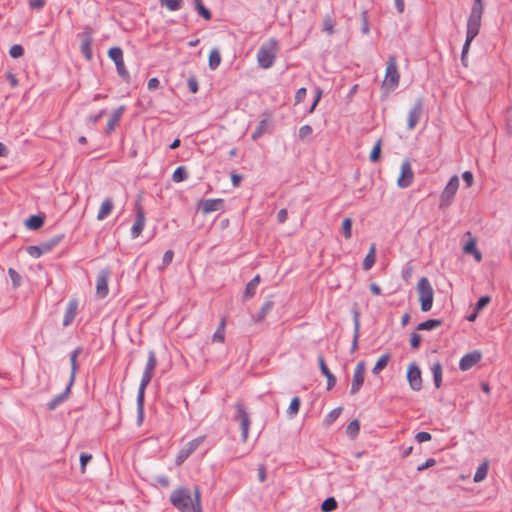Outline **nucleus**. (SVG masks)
<instances>
[{
	"mask_svg": "<svg viewBox=\"0 0 512 512\" xmlns=\"http://www.w3.org/2000/svg\"><path fill=\"white\" fill-rule=\"evenodd\" d=\"M484 12V5L482 0H474L470 15L466 24V40L463 45L461 62L463 66H468V52L471 42L479 34L481 28L482 15Z\"/></svg>",
	"mask_w": 512,
	"mask_h": 512,
	"instance_id": "nucleus-1",
	"label": "nucleus"
},
{
	"mask_svg": "<svg viewBox=\"0 0 512 512\" xmlns=\"http://www.w3.org/2000/svg\"><path fill=\"white\" fill-rule=\"evenodd\" d=\"M157 365V359L155 353L150 351L148 354V360L145 366V370L143 372L138 394H137V420L138 425H141L144 419V397H145V389L147 385L152 380L155 368Z\"/></svg>",
	"mask_w": 512,
	"mask_h": 512,
	"instance_id": "nucleus-2",
	"label": "nucleus"
},
{
	"mask_svg": "<svg viewBox=\"0 0 512 512\" xmlns=\"http://www.w3.org/2000/svg\"><path fill=\"white\" fill-rule=\"evenodd\" d=\"M418 300L423 312H428L432 309L434 301V290L428 278L422 277L417 283Z\"/></svg>",
	"mask_w": 512,
	"mask_h": 512,
	"instance_id": "nucleus-3",
	"label": "nucleus"
},
{
	"mask_svg": "<svg viewBox=\"0 0 512 512\" xmlns=\"http://www.w3.org/2000/svg\"><path fill=\"white\" fill-rule=\"evenodd\" d=\"M277 51L278 44L275 39H270L268 42L264 43L257 52L259 66L263 69L270 68L275 61Z\"/></svg>",
	"mask_w": 512,
	"mask_h": 512,
	"instance_id": "nucleus-4",
	"label": "nucleus"
},
{
	"mask_svg": "<svg viewBox=\"0 0 512 512\" xmlns=\"http://www.w3.org/2000/svg\"><path fill=\"white\" fill-rule=\"evenodd\" d=\"M400 74L397 69L395 57H390L387 62L386 73L383 80V87L394 90L399 84Z\"/></svg>",
	"mask_w": 512,
	"mask_h": 512,
	"instance_id": "nucleus-5",
	"label": "nucleus"
},
{
	"mask_svg": "<svg viewBox=\"0 0 512 512\" xmlns=\"http://www.w3.org/2000/svg\"><path fill=\"white\" fill-rule=\"evenodd\" d=\"M459 188V178L457 175H454L450 178L446 186L444 187L441 196H440V208H446L448 207L453 199L454 196Z\"/></svg>",
	"mask_w": 512,
	"mask_h": 512,
	"instance_id": "nucleus-6",
	"label": "nucleus"
},
{
	"mask_svg": "<svg viewBox=\"0 0 512 512\" xmlns=\"http://www.w3.org/2000/svg\"><path fill=\"white\" fill-rule=\"evenodd\" d=\"M171 503L181 511L189 509L192 505L190 491L187 488H178L174 490L170 497Z\"/></svg>",
	"mask_w": 512,
	"mask_h": 512,
	"instance_id": "nucleus-7",
	"label": "nucleus"
},
{
	"mask_svg": "<svg viewBox=\"0 0 512 512\" xmlns=\"http://www.w3.org/2000/svg\"><path fill=\"white\" fill-rule=\"evenodd\" d=\"M236 420L239 421L241 426V439L243 442H246L248 438V433L250 429V417L246 412L244 406L240 403H237L236 406Z\"/></svg>",
	"mask_w": 512,
	"mask_h": 512,
	"instance_id": "nucleus-8",
	"label": "nucleus"
},
{
	"mask_svg": "<svg viewBox=\"0 0 512 512\" xmlns=\"http://www.w3.org/2000/svg\"><path fill=\"white\" fill-rule=\"evenodd\" d=\"M365 372H366V368H365L364 361H359L355 366L353 377H352L351 388H350V393L352 395L357 394L359 392V390L361 389V387L364 383V380H365Z\"/></svg>",
	"mask_w": 512,
	"mask_h": 512,
	"instance_id": "nucleus-9",
	"label": "nucleus"
},
{
	"mask_svg": "<svg viewBox=\"0 0 512 512\" xmlns=\"http://www.w3.org/2000/svg\"><path fill=\"white\" fill-rule=\"evenodd\" d=\"M111 60L114 61L118 74L125 80L129 79V73L125 67L123 60V52L119 47H112L108 51Z\"/></svg>",
	"mask_w": 512,
	"mask_h": 512,
	"instance_id": "nucleus-10",
	"label": "nucleus"
},
{
	"mask_svg": "<svg viewBox=\"0 0 512 512\" xmlns=\"http://www.w3.org/2000/svg\"><path fill=\"white\" fill-rule=\"evenodd\" d=\"M414 179V173L409 160H404L401 163L400 175L397 179V185L400 188L409 187Z\"/></svg>",
	"mask_w": 512,
	"mask_h": 512,
	"instance_id": "nucleus-11",
	"label": "nucleus"
},
{
	"mask_svg": "<svg viewBox=\"0 0 512 512\" xmlns=\"http://www.w3.org/2000/svg\"><path fill=\"white\" fill-rule=\"evenodd\" d=\"M61 238V236H58L40 245L29 246L27 247V253L34 258H38L53 249L60 242Z\"/></svg>",
	"mask_w": 512,
	"mask_h": 512,
	"instance_id": "nucleus-12",
	"label": "nucleus"
},
{
	"mask_svg": "<svg viewBox=\"0 0 512 512\" xmlns=\"http://www.w3.org/2000/svg\"><path fill=\"white\" fill-rule=\"evenodd\" d=\"M407 380L412 390L419 391L422 388L421 371L415 363H410L408 365Z\"/></svg>",
	"mask_w": 512,
	"mask_h": 512,
	"instance_id": "nucleus-13",
	"label": "nucleus"
},
{
	"mask_svg": "<svg viewBox=\"0 0 512 512\" xmlns=\"http://www.w3.org/2000/svg\"><path fill=\"white\" fill-rule=\"evenodd\" d=\"M109 271L104 269L99 272L96 280V294L99 298H104L108 294V280H109Z\"/></svg>",
	"mask_w": 512,
	"mask_h": 512,
	"instance_id": "nucleus-14",
	"label": "nucleus"
},
{
	"mask_svg": "<svg viewBox=\"0 0 512 512\" xmlns=\"http://www.w3.org/2000/svg\"><path fill=\"white\" fill-rule=\"evenodd\" d=\"M423 111V104L421 100H418L413 107L410 109L407 118V128L413 130L419 122Z\"/></svg>",
	"mask_w": 512,
	"mask_h": 512,
	"instance_id": "nucleus-15",
	"label": "nucleus"
},
{
	"mask_svg": "<svg viewBox=\"0 0 512 512\" xmlns=\"http://www.w3.org/2000/svg\"><path fill=\"white\" fill-rule=\"evenodd\" d=\"M222 207H223V200L220 198L207 199V200L200 201L198 203V210H200L204 215L209 214L211 212L218 211Z\"/></svg>",
	"mask_w": 512,
	"mask_h": 512,
	"instance_id": "nucleus-16",
	"label": "nucleus"
},
{
	"mask_svg": "<svg viewBox=\"0 0 512 512\" xmlns=\"http://www.w3.org/2000/svg\"><path fill=\"white\" fill-rule=\"evenodd\" d=\"M481 353L479 351H473L464 355L459 362V368L462 371H467L476 365L481 360Z\"/></svg>",
	"mask_w": 512,
	"mask_h": 512,
	"instance_id": "nucleus-17",
	"label": "nucleus"
},
{
	"mask_svg": "<svg viewBox=\"0 0 512 512\" xmlns=\"http://www.w3.org/2000/svg\"><path fill=\"white\" fill-rule=\"evenodd\" d=\"M92 40V31L90 29H86L81 34V52L87 60H90L92 58Z\"/></svg>",
	"mask_w": 512,
	"mask_h": 512,
	"instance_id": "nucleus-18",
	"label": "nucleus"
},
{
	"mask_svg": "<svg viewBox=\"0 0 512 512\" xmlns=\"http://www.w3.org/2000/svg\"><path fill=\"white\" fill-rule=\"evenodd\" d=\"M145 226V216L142 208H138L136 213V220L131 228V236L132 238H138L142 233Z\"/></svg>",
	"mask_w": 512,
	"mask_h": 512,
	"instance_id": "nucleus-19",
	"label": "nucleus"
},
{
	"mask_svg": "<svg viewBox=\"0 0 512 512\" xmlns=\"http://www.w3.org/2000/svg\"><path fill=\"white\" fill-rule=\"evenodd\" d=\"M77 307H78V303L76 300H71L68 303L66 312L64 315L63 326H68L73 322V320L75 319L76 313H77Z\"/></svg>",
	"mask_w": 512,
	"mask_h": 512,
	"instance_id": "nucleus-20",
	"label": "nucleus"
},
{
	"mask_svg": "<svg viewBox=\"0 0 512 512\" xmlns=\"http://www.w3.org/2000/svg\"><path fill=\"white\" fill-rule=\"evenodd\" d=\"M124 111H125V107L120 106L112 113V115L108 121L107 128H106V132L108 134L111 133L115 129V127L118 125L120 118L122 117Z\"/></svg>",
	"mask_w": 512,
	"mask_h": 512,
	"instance_id": "nucleus-21",
	"label": "nucleus"
},
{
	"mask_svg": "<svg viewBox=\"0 0 512 512\" xmlns=\"http://www.w3.org/2000/svg\"><path fill=\"white\" fill-rule=\"evenodd\" d=\"M463 251L466 254H472L477 262H480L482 260V254L476 248V240L474 238H472L464 245Z\"/></svg>",
	"mask_w": 512,
	"mask_h": 512,
	"instance_id": "nucleus-22",
	"label": "nucleus"
},
{
	"mask_svg": "<svg viewBox=\"0 0 512 512\" xmlns=\"http://www.w3.org/2000/svg\"><path fill=\"white\" fill-rule=\"evenodd\" d=\"M113 209V202L111 199H105L98 211L97 219L98 220H104L112 211Z\"/></svg>",
	"mask_w": 512,
	"mask_h": 512,
	"instance_id": "nucleus-23",
	"label": "nucleus"
},
{
	"mask_svg": "<svg viewBox=\"0 0 512 512\" xmlns=\"http://www.w3.org/2000/svg\"><path fill=\"white\" fill-rule=\"evenodd\" d=\"M376 261V247L375 244H372L369 248L368 254L366 255L363 261V269L368 271L370 270Z\"/></svg>",
	"mask_w": 512,
	"mask_h": 512,
	"instance_id": "nucleus-24",
	"label": "nucleus"
},
{
	"mask_svg": "<svg viewBox=\"0 0 512 512\" xmlns=\"http://www.w3.org/2000/svg\"><path fill=\"white\" fill-rule=\"evenodd\" d=\"M260 283V276L256 275L247 285L244 291V297L247 299L252 298L255 293L256 289Z\"/></svg>",
	"mask_w": 512,
	"mask_h": 512,
	"instance_id": "nucleus-25",
	"label": "nucleus"
},
{
	"mask_svg": "<svg viewBox=\"0 0 512 512\" xmlns=\"http://www.w3.org/2000/svg\"><path fill=\"white\" fill-rule=\"evenodd\" d=\"M431 372L433 374V379L435 383V387L439 388L442 382V365L440 362L433 363L431 366Z\"/></svg>",
	"mask_w": 512,
	"mask_h": 512,
	"instance_id": "nucleus-26",
	"label": "nucleus"
},
{
	"mask_svg": "<svg viewBox=\"0 0 512 512\" xmlns=\"http://www.w3.org/2000/svg\"><path fill=\"white\" fill-rule=\"evenodd\" d=\"M43 223H44L43 218L38 215L30 216L25 221V225L29 230H37L42 227Z\"/></svg>",
	"mask_w": 512,
	"mask_h": 512,
	"instance_id": "nucleus-27",
	"label": "nucleus"
},
{
	"mask_svg": "<svg viewBox=\"0 0 512 512\" xmlns=\"http://www.w3.org/2000/svg\"><path fill=\"white\" fill-rule=\"evenodd\" d=\"M442 325V321L438 319H429L421 322L417 326V330H434Z\"/></svg>",
	"mask_w": 512,
	"mask_h": 512,
	"instance_id": "nucleus-28",
	"label": "nucleus"
},
{
	"mask_svg": "<svg viewBox=\"0 0 512 512\" xmlns=\"http://www.w3.org/2000/svg\"><path fill=\"white\" fill-rule=\"evenodd\" d=\"M78 354H79V351L74 350L70 355V362H71V375H70V379H69L70 386H72L74 383L76 372L78 369V366H77Z\"/></svg>",
	"mask_w": 512,
	"mask_h": 512,
	"instance_id": "nucleus-29",
	"label": "nucleus"
},
{
	"mask_svg": "<svg viewBox=\"0 0 512 512\" xmlns=\"http://www.w3.org/2000/svg\"><path fill=\"white\" fill-rule=\"evenodd\" d=\"M194 8L204 20L208 21L211 19V12L203 5L201 0H194Z\"/></svg>",
	"mask_w": 512,
	"mask_h": 512,
	"instance_id": "nucleus-30",
	"label": "nucleus"
},
{
	"mask_svg": "<svg viewBox=\"0 0 512 512\" xmlns=\"http://www.w3.org/2000/svg\"><path fill=\"white\" fill-rule=\"evenodd\" d=\"M487 473H488V463L487 462H483L476 470L475 474H474V482L478 483V482H481L483 481L486 477H487Z\"/></svg>",
	"mask_w": 512,
	"mask_h": 512,
	"instance_id": "nucleus-31",
	"label": "nucleus"
},
{
	"mask_svg": "<svg viewBox=\"0 0 512 512\" xmlns=\"http://www.w3.org/2000/svg\"><path fill=\"white\" fill-rule=\"evenodd\" d=\"M221 63V55L217 49H213L209 54V67L215 70Z\"/></svg>",
	"mask_w": 512,
	"mask_h": 512,
	"instance_id": "nucleus-32",
	"label": "nucleus"
},
{
	"mask_svg": "<svg viewBox=\"0 0 512 512\" xmlns=\"http://www.w3.org/2000/svg\"><path fill=\"white\" fill-rule=\"evenodd\" d=\"M390 356L388 354L382 355L377 362L375 363L372 372L374 374H378L381 372L388 364Z\"/></svg>",
	"mask_w": 512,
	"mask_h": 512,
	"instance_id": "nucleus-33",
	"label": "nucleus"
},
{
	"mask_svg": "<svg viewBox=\"0 0 512 512\" xmlns=\"http://www.w3.org/2000/svg\"><path fill=\"white\" fill-rule=\"evenodd\" d=\"M70 389H71V386H70V383H68V386L66 387L65 391L61 395H59V396L55 397L53 400H51V402L48 405L49 409H51V410L54 409L57 405H59L62 401H64L68 397V395L70 393Z\"/></svg>",
	"mask_w": 512,
	"mask_h": 512,
	"instance_id": "nucleus-34",
	"label": "nucleus"
},
{
	"mask_svg": "<svg viewBox=\"0 0 512 512\" xmlns=\"http://www.w3.org/2000/svg\"><path fill=\"white\" fill-rule=\"evenodd\" d=\"M70 389H71V386H70V383H68V386L66 387L65 391L61 395H59V396L55 397L53 400H51V402L48 405L49 409H51V410L54 409L57 405H59L62 401H64L68 397V395L70 393Z\"/></svg>",
	"mask_w": 512,
	"mask_h": 512,
	"instance_id": "nucleus-35",
	"label": "nucleus"
},
{
	"mask_svg": "<svg viewBox=\"0 0 512 512\" xmlns=\"http://www.w3.org/2000/svg\"><path fill=\"white\" fill-rule=\"evenodd\" d=\"M337 508V501L333 497H329L321 504V510L323 512H332Z\"/></svg>",
	"mask_w": 512,
	"mask_h": 512,
	"instance_id": "nucleus-36",
	"label": "nucleus"
},
{
	"mask_svg": "<svg viewBox=\"0 0 512 512\" xmlns=\"http://www.w3.org/2000/svg\"><path fill=\"white\" fill-rule=\"evenodd\" d=\"M188 178V173L183 166L178 167L172 174V180L176 183Z\"/></svg>",
	"mask_w": 512,
	"mask_h": 512,
	"instance_id": "nucleus-37",
	"label": "nucleus"
},
{
	"mask_svg": "<svg viewBox=\"0 0 512 512\" xmlns=\"http://www.w3.org/2000/svg\"><path fill=\"white\" fill-rule=\"evenodd\" d=\"M341 230H342V234L345 237V239L351 238V235H352V220H351V218H345L342 221Z\"/></svg>",
	"mask_w": 512,
	"mask_h": 512,
	"instance_id": "nucleus-38",
	"label": "nucleus"
},
{
	"mask_svg": "<svg viewBox=\"0 0 512 512\" xmlns=\"http://www.w3.org/2000/svg\"><path fill=\"white\" fill-rule=\"evenodd\" d=\"M225 339V320L222 319L216 332L213 335V341L223 342Z\"/></svg>",
	"mask_w": 512,
	"mask_h": 512,
	"instance_id": "nucleus-39",
	"label": "nucleus"
},
{
	"mask_svg": "<svg viewBox=\"0 0 512 512\" xmlns=\"http://www.w3.org/2000/svg\"><path fill=\"white\" fill-rule=\"evenodd\" d=\"M300 408V399L299 397L292 398L290 405L287 409V413L289 417H294L298 412Z\"/></svg>",
	"mask_w": 512,
	"mask_h": 512,
	"instance_id": "nucleus-40",
	"label": "nucleus"
},
{
	"mask_svg": "<svg viewBox=\"0 0 512 512\" xmlns=\"http://www.w3.org/2000/svg\"><path fill=\"white\" fill-rule=\"evenodd\" d=\"M359 430H360V424H359V421L355 419V420L351 421V422L348 424V426H347V428H346V433H347L350 437L354 438V437H356V436L358 435Z\"/></svg>",
	"mask_w": 512,
	"mask_h": 512,
	"instance_id": "nucleus-41",
	"label": "nucleus"
},
{
	"mask_svg": "<svg viewBox=\"0 0 512 512\" xmlns=\"http://www.w3.org/2000/svg\"><path fill=\"white\" fill-rule=\"evenodd\" d=\"M335 21L332 17L326 16L323 20V30L328 34L332 35L334 33Z\"/></svg>",
	"mask_w": 512,
	"mask_h": 512,
	"instance_id": "nucleus-42",
	"label": "nucleus"
},
{
	"mask_svg": "<svg viewBox=\"0 0 512 512\" xmlns=\"http://www.w3.org/2000/svg\"><path fill=\"white\" fill-rule=\"evenodd\" d=\"M272 306H273V303L272 302H266L263 304V306L261 307L258 315H257V318H256V321L258 322H261L264 320V318L266 317V315L269 313V311L272 309Z\"/></svg>",
	"mask_w": 512,
	"mask_h": 512,
	"instance_id": "nucleus-43",
	"label": "nucleus"
},
{
	"mask_svg": "<svg viewBox=\"0 0 512 512\" xmlns=\"http://www.w3.org/2000/svg\"><path fill=\"white\" fill-rule=\"evenodd\" d=\"M159 2L169 10L175 11L181 7L182 0H159Z\"/></svg>",
	"mask_w": 512,
	"mask_h": 512,
	"instance_id": "nucleus-44",
	"label": "nucleus"
},
{
	"mask_svg": "<svg viewBox=\"0 0 512 512\" xmlns=\"http://www.w3.org/2000/svg\"><path fill=\"white\" fill-rule=\"evenodd\" d=\"M267 127H268V122L266 120L260 121L257 128L255 129V131L252 134V139L256 140L257 138H259L266 131Z\"/></svg>",
	"mask_w": 512,
	"mask_h": 512,
	"instance_id": "nucleus-45",
	"label": "nucleus"
},
{
	"mask_svg": "<svg viewBox=\"0 0 512 512\" xmlns=\"http://www.w3.org/2000/svg\"><path fill=\"white\" fill-rule=\"evenodd\" d=\"M342 408L338 407L333 409L325 418V423L331 425L341 414Z\"/></svg>",
	"mask_w": 512,
	"mask_h": 512,
	"instance_id": "nucleus-46",
	"label": "nucleus"
},
{
	"mask_svg": "<svg viewBox=\"0 0 512 512\" xmlns=\"http://www.w3.org/2000/svg\"><path fill=\"white\" fill-rule=\"evenodd\" d=\"M380 153H381V140H378L370 153V160L372 162L378 161L380 158Z\"/></svg>",
	"mask_w": 512,
	"mask_h": 512,
	"instance_id": "nucleus-47",
	"label": "nucleus"
},
{
	"mask_svg": "<svg viewBox=\"0 0 512 512\" xmlns=\"http://www.w3.org/2000/svg\"><path fill=\"white\" fill-rule=\"evenodd\" d=\"M8 274L11 278L13 287H19L21 284V276L13 268L8 269Z\"/></svg>",
	"mask_w": 512,
	"mask_h": 512,
	"instance_id": "nucleus-48",
	"label": "nucleus"
},
{
	"mask_svg": "<svg viewBox=\"0 0 512 512\" xmlns=\"http://www.w3.org/2000/svg\"><path fill=\"white\" fill-rule=\"evenodd\" d=\"M9 54L12 58H20L24 54V49L21 45L16 44L10 48Z\"/></svg>",
	"mask_w": 512,
	"mask_h": 512,
	"instance_id": "nucleus-49",
	"label": "nucleus"
},
{
	"mask_svg": "<svg viewBox=\"0 0 512 512\" xmlns=\"http://www.w3.org/2000/svg\"><path fill=\"white\" fill-rule=\"evenodd\" d=\"M173 260V251L168 250L164 253L163 259H162V265L159 267V269H165Z\"/></svg>",
	"mask_w": 512,
	"mask_h": 512,
	"instance_id": "nucleus-50",
	"label": "nucleus"
},
{
	"mask_svg": "<svg viewBox=\"0 0 512 512\" xmlns=\"http://www.w3.org/2000/svg\"><path fill=\"white\" fill-rule=\"evenodd\" d=\"M358 337H359V320L356 316L355 321H354V338H353V343H352V351H355L357 348Z\"/></svg>",
	"mask_w": 512,
	"mask_h": 512,
	"instance_id": "nucleus-51",
	"label": "nucleus"
},
{
	"mask_svg": "<svg viewBox=\"0 0 512 512\" xmlns=\"http://www.w3.org/2000/svg\"><path fill=\"white\" fill-rule=\"evenodd\" d=\"M489 302H490V297L489 296H482V297H480L479 300L476 303V306H475L476 312H479L484 307H486L489 304Z\"/></svg>",
	"mask_w": 512,
	"mask_h": 512,
	"instance_id": "nucleus-52",
	"label": "nucleus"
},
{
	"mask_svg": "<svg viewBox=\"0 0 512 512\" xmlns=\"http://www.w3.org/2000/svg\"><path fill=\"white\" fill-rule=\"evenodd\" d=\"M313 132V129L310 125H303L299 129V138L305 139L306 137L310 136Z\"/></svg>",
	"mask_w": 512,
	"mask_h": 512,
	"instance_id": "nucleus-53",
	"label": "nucleus"
},
{
	"mask_svg": "<svg viewBox=\"0 0 512 512\" xmlns=\"http://www.w3.org/2000/svg\"><path fill=\"white\" fill-rule=\"evenodd\" d=\"M420 342H421V336L416 332L412 333L410 336L411 347L413 349H418L420 346Z\"/></svg>",
	"mask_w": 512,
	"mask_h": 512,
	"instance_id": "nucleus-54",
	"label": "nucleus"
},
{
	"mask_svg": "<svg viewBox=\"0 0 512 512\" xmlns=\"http://www.w3.org/2000/svg\"><path fill=\"white\" fill-rule=\"evenodd\" d=\"M92 459L91 454L82 453L80 455L81 472L85 473L87 463Z\"/></svg>",
	"mask_w": 512,
	"mask_h": 512,
	"instance_id": "nucleus-55",
	"label": "nucleus"
},
{
	"mask_svg": "<svg viewBox=\"0 0 512 512\" xmlns=\"http://www.w3.org/2000/svg\"><path fill=\"white\" fill-rule=\"evenodd\" d=\"M415 439L419 443L427 442L431 440V434L428 432H418L415 436Z\"/></svg>",
	"mask_w": 512,
	"mask_h": 512,
	"instance_id": "nucleus-56",
	"label": "nucleus"
},
{
	"mask_svg": "<svg viewBox=\"0 0 512 512\" xmlns=\"http://www.w3.org/2000/svg\"><path fill=\"white\" fill-rule=\"evenodd\" d=\"M318 362H319L320 370L324 376L327 375L328 373H330V370L326 366L325 359L322 355L318 356Z\"/></svg>",
	"mask_w": 512,
	"mask_h": 512,
	"instance_id": "nucleus-57",
	"label": "nucleus"
},
{
	"mask_svg": "<svg viewBox=\"0 0 512 512\" xmlns=\"http://www.w3.org/2000/svg\"><path fill=\"white\" fill-rule=\"evenodd\" d=\"M462 178H463L464 182L466 183L467 187L472 186L474 178H473V174L470 171H465L462 174Z\"/></svg>",
	"mask_w": 512,
	"mask_h": 512,
	"instance_id": "nucleus-58",
	"label": "nucleus"
},
{
	"mask_svg": "<svg viewBox=\"0 0 512 512\" xmlns=\"http://www.w3.org/2000/svg\"><path fill=\"white\" fill-rule=\"evenodd\" d=\"M306 96V88H300L297 90L295 95V101L296 103H300L305 99Z\"/></svg>",
	"mask_w": 512,
	"mask_h": 512,
	"instance_id": "nucleus-59",
	"label": "nucleus"
},
{
	"mask_svg": "<svg viewBox=\"0 0 512 512\" xmlns=\"http://www.w3.org/2000/svg\"><path fill=\"white\" fill-rule=\"evenodd\" d=\"M435 464H436L435 459L430 458L425 463H423L422 465L418 466L417 470L418 471H423V470H425L427 468L433 467Z\"/></svg>",
	"mask_w": 512,
	"mask_h": 512,
	"instance_id": "nucleus-60",
	"label": "nucleus"
},
{
	"mask_svg": "<svg viewBox=\"0 0 512 512\" xmlns=\"http://www.w3.org/2000/svg\"><path fill=\"white\" fill-rule=\"evenodd\" d=\"M287 217H288V212L285 208L279 210L278 214H277V220L279 223H284L286 220H287Z\"/></svg>",
	"mask_w": 512,
	"mask_h": 512,
	"instance_id": "nucleus-61",
	"label": "nucleus"
},
{
	"mask_svg": "<svg viewBox=\"0 0 512 512\" xmlns=\"http://www.w3.org/2000/svg\"><path fill=\"white\" fill-rule=\"evenodd\" d=\"M325 377L327 378V389L330 390L336 384V378L331 372L325 375Z\"/></svg>",
	"mask_w": 512,
	"mask_h": 512,
	"instance_id": "nucleus-62",
	"label": "nucleus"
},
{
	"mask_svg": "<svg viewBox=\"0 0 512 512\" xmlns=\"http://www.w3.org/2000/svg\"><path fill=\"white\" fill-rule=\"evenodd\" d=\"M44 4V0H29V6L33 9H41Z\"/></svg>",
	"mask_w": 512,
	"mask_h": 512,
	"instance_id": "nucleus-63",
	"label": "nucleus"
},
{
	"mask_svg": "<svg viewBox=\"0 0 512 512\" xmlns=\"http://www.w3.org/2000/svg\"><path fill=\"white\" fill-rule=\"evenodd\" d=\"M159 84V80L154 77L148 80L147 87L149 90H155L159 87Z\"/></svg>",
	"mask_w": 512,
	"mask_h": 512,
	"instance_id": "nucleus-64",
	"label": "nucleus"
}]
</instances>
